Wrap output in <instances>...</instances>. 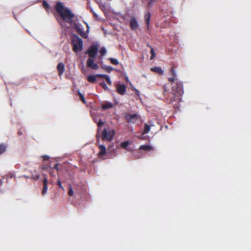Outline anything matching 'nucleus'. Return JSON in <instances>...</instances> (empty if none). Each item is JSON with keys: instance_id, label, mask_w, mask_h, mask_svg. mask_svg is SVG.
<instances>
[{"instance_id": "obj_5", "label": "nucleus", "mask_w": 251, "mask_h": 251, "mask_svg": "<svg viewBox=\"0 0 251 251\" xmlns=\"http://www.w3.org/2000/svg\"><path fill=\"white\" fill-rule=\"evenodd\" d=\"M125 117L128 123L133 124L137 123L140 119V116L136 113L134 114L126 113Z\"/></svg>"}, {"instance_id": "obj_23", "label": "nucleus", "mask_w": 251, "mask_h": 251, "mask_svg": "<svg viewBox=\"0 0 251 251\" xmlns=\"http://www.w3.org/2000/svg\"><path fill=\"white\" fill-rule=\"evenodd\" d=\"M151 130V126L148 124H145L144 125V130L143 132V134L148 133Z\"/></svg>"}, {"instance_id": "obj_6", "label": "nucleus", "mask_w": 251, "mask_h": 251, "mask_svg": "<svg viewBox=\"0 0 251 251\" xmlns=\"http://www.w3.org/2000/svg\"><path fill=\"white\" fill-rule=\"evenodd\" d=\"M99 45L98 44H93L90 46L87 51L89 57H96Z\"/></svg>"}, {"instance_id": "obj_35", "label": "nucleus", "mask_w": 251, "mask_h": 251, "mask_svg": "<svg viewBox=\"0 0 251 251\" xmlns=\"http://www.w3.org/2000/svg\"><path fill=\"white\" fill-rule=\"evenodd\" d=\"M32 178L34 180H38V179L40 178V176L39 175H36L35 176H33Z\"/></svg>"}, {"instance_id": "obj_31", "label": "nucleus", "mask_w": 251, "mask_h": 251, "mask_svg": "<svg viewBox=\"0 0 251 251\" xmlns=\"http://www.w3.org/2000/svg\"><path fill=\"white\" fill-rule=\"evenodd\" d=\"M73 190L71 186L69 187V189L68 190V195L70 196H73Z\"/></svg>"}, {"instance_id": "obj_29", "label": "nucleus", "mask_w": 251, "mask_h": 251, "mask_svg": "<svg viewBox=\"0 0 251 251\" xmlns=\"http://www.w3.org/2000/svg\"><path fill=\"white\" fill-rule=\"evenodd\" d=\"M53 168L52 167L47 168V171L49 173V174L51 176H54L53 174Z\"/></svg>"}, {"instance_id": "obj_15", "label": "nucleus", "mask_w": 251, "mask_h": 251, "mask_svg": "<svg viewBox=\"0 0 251 251\" xmlns=\"http://www.w3.org/2000/svg\"><path fill=\"white\" fill-rule=\"evenodd\" d=\"M151 71L159 75H162L163 74V71L162 69L159 67H156L152 68L151 69Z\"/></svg>"}, {"instance_id": "obj_21", "label": "nucleus", "mask_w": 251, "mask_h": 251, "mask_svg": "<svg viewBox=\"0 0 251 251\" xmlns=\"http://www.w3.org/2000/svg\"><path fill=\"white\" fill-rule=\"evenodd\" d=\"M7 149V145L5 144L1 143L0 144V155L5 151Z\"/></svg>"}, {"instance_id": "obj_20", "label": "nucleus", "mask_w": 251, "mask_h": 251, "mask_svg": "<svg viewBox=\"0 0 251 251\" xmlns=\"http://www.w3.org/2000/svg\"><path fill=\"white\" fill-rule=\"evenodd\" d=\"M129 144H130V142L128 141L122 142L121 143V147L124 149L129 151L127 147H128V146L129 145Z\"/></svg>"}, {"instance_id": "obj_14", "label": "nucleus", "mask_w": 251, "mask_h": 251, "mask_svg": "<svg viewBox=\"0 0 251 251\" xmlns=\"http://www.w3.org/2000/svg\"><path fill=\"white\" fill-rule=\"evenodd\" d=\"M75 28L76 32L79 34L81 37L86 38L87 37L86 34L83 31L82 29L80 28L77 25H75Z\"/></svg>"}, {"instance_id": "obj_22", "label": "nucleus", "mask_w": 251, "mask_h": 251, "mask_svg": "<svg viewBox=\"0 0 251 251\" xmlns=\"http://www.w3.org/2000/svg\"><path fill=\"white\" fill-rule=\"evenodd\" d=\"M101 68L108 73H111L113 69L111 66H105V65L101 66Z\"/></svg>"}, {"instance_id": "obj_12", "label": "nucleus", "mask_w": 251, "mask_h": 251, "mask_svg": "<svg viewBox=\"0 0 251 251\" xmlns=\"http://www.w3.org/2000/svg\"><path fill=\"white\" fill-rule=\"evenodd\" d=\"M99 148L100 149V151L98 153V156L101 157L106 153V147L103 145H99Z\"/></svg>"}, {"instance_id": "obj_8", "label": "nucleus", "mask_w": 251, "mask_h": 251, "mask_svg": "<svg viewBox=\"0 0 251 251\" xmlns=\"http://www.w3.org/2000/svg\"><path fill=\"white\" fill-rule=\"evenodd\" d=\"M130 27L132 30L137 29L139 27L138 22L134 17H131L130 19Z\"/></svg>"}, {"instance_id": "obj_40", "label": "nucleus", "mask_w": 251, "mask_h": 251, "mask_svg": "<svg viewBox=\"0 0 251 251\" xmlns=\"http://www.w3.org/2000/svg\"><path fill=\"white\" fill-rule=\"evenodd\" d=\"M93 14H94V15L96 17H98V16H97V14H96V13H95L93 12Z\"/></svg>"}, {"instance_id": "obj_1", "label": "nucleus", "mask_w": 251, "mask_h": 251, "mask_svg": "<svg viewBox=\"0 0 251 251\" xmlns=\"http://www.w3.org/2000/svg\"><path fill=\"white\" fill-rule=\"evenodd\" d=\"M169 75L171 77L168 78V81L172 85L171 93H168V84L164 85L163 89H164V96L166 100L168 101V103H173L174 102L179 101L180 97L183 93V87L182 82L177 79L174 66H172Z\"/></svg>"}, {"instance_id": "obj_28", "label": "nucleus", "mask_w": 251, "mask_h": 251, "mask_svg": "<svg viewBox=\"0 0 251 251\" xmlns=\"http://www.w3.org/2000/svg\"><path fill=\"white\" fill-rule=\"evenodd\" d=\"M100 56H103L106 53V49L104 47H101L99 51Z\"/></svg>"}, {"instance_id": "obj_36", "label": "nucleus", "mask_w": 251, "mask_h": 251, "mask_svg": "<svg viewBox=\"0 0 251 251\" xmlns=\"http://www.w3.org/2000/svg\"><path fill=\"white\" fill-rule=\"evenodd\" d=\"M42 157L45 160H48L50 158V156L48 155H44Z\"/></svg>"}, {"instance_id": "obj_26", "label": "nucleus", "mask_w": 251, "mask_h": 251, "mask_svg": "<svg viewBox=\"0 0 251 251\" xmlns=\"http://www.w3.org/2000/svg\"><path fill=\"white\" fill-rule=\"evenodd\" d=\"M109 60L110 61L111 63L114 65H118L119 64L118 61L117 59H115V58H109Z\"/></svg>"}, {"instance_id": "obj_9", "label": "nucleus", "mask_w": 251, "mask_h": 251, "mask_svg": "<svg viewBox=\"0 0 251 251\" xmlns=\"http://www.w3.org/2000/svg\"><path fill=\"white\" fill-rule=\"evenodd\" d=\"M126 86L125 84L118 85L117 86V92L121 95H124L126 92Z\"/></svg>"}, {"instance_id": "obj_11", "label": "nucleus", "mask_w": 251, "mask_h": 251, "mask_svg": "<svg viewBox=\"0 0 251 251\" xmlns=\"http://www.w3.org/2000/svg\"><path fill=\"white\" fill-rule=\"evenodd\" d=\"M57 70L59 76H61L65 71L64 65L62 63H59L57 65Z\"/></svg>"}, {"instance_id": "obj_38", "label": "nucleus", "mask_w": 251, "mask_h": 251, "mask_svg": "<svg viewBox=\"0 0 251 251\" xmlns=\"http://www.w3.org/2000/svg\"><path fill=\"white\" fill-rule=\"evenodd\" d=\"M135 93L137 95H140V92L138 90H135Z\"/></svg>"}, {"instance_id": "obj_37", "label": "nucleus", "mask_w": 251, "mask_h": 251, "mask_svg": "<svg viewBox=\"0 0 251 251\" xmlns=\"http://www.w3.org/2000/svg\"><path fill=\"white\" fill-rule=\"evenodd\" d=\"M49 167H50V166H46V165H44V166H42V169L45 170H46V171H48L47 168H49Z\"/></svg>"}, {"instance_id": "obj_2", "label": "nucleus", "mask_w": 251, "mask_h": 251, "mask_svg": "<svg viewBox=\"0 0 251 251\" xmlns=\"http://www.w3.org/2000/svg\"><path fill=\"white\" fill-rule=\"evenodd\" d=\"M54 8L64 21L70 24H73V19L75 17V15L72 12L70 9L65 7L62 2L60 1L56 2Z\"/></svg>"}, {"instance_id": "obj_33", "label": "nucleus", "mask_w": 251, "mask_h": 251, "mask_svg": "<svg viewBox=\"0 0 251 251\" xmlns=\"http://www.w3.org/2000/svg\"><path fill=\"white\" fill-rule=\"evenodd\" d=\"M103 124V122L100 120L99 121V122L97 123L98 126L99 127H100V126H101ZM98 131H99V128H98Z\"/></svg>"}, {"instance_id": "obj_18", "label": "nucleus", "mask_w": 251, "mask_h": 251, "mask_svg": "<svg viewBox=\"0 0 251 251\" xmlns=\"http://www.w3.org/2000/svg\"><path fill=\"white\" fill-rule=\"evenodd\" d=\"M96 75H90L87 77V80L89 82L94 83L96 82Z\"/></svg>"}, {"instance_id": "obj_27", "label": "nucleus", "mask_w": 251, "mask_h": 251, "mask_svg": "<svg viewBox=\"0 0 251 251\" xmlns=\"http://www.w3.org/2000/svg\"><path fill=\"white\" fill-rule=\"evenodd\" d=\"M78 95L79 97V99L83 103H86V100H85V98H84V96L82 94H81L80 92H78Z\"/></svg>"}, {"instance_id": "obj_39", "label": "nucleus", "mask_w": 251, "mask_h": 251, "mask_svg": "<svg viewBox=\"0 0 251 251\" xmlns=\"http://www.w3.org/2000/svg\"><path fill=\"white\" fill-rule=\"evenodd\" d=\"M18 133V134H19V135H22V134H23L22 132V131H19Z\"/></svg>"}, {"instance_id": "obj_16", "label": "nucleus", "mask_w": 251, "mask_h": 251, "mask_svg": "<svg viewBox=\"0 0 251 251\" xmlns=\"http://www.w3.org/2000/svg\"><path fill=\"white\" fill-rule=\"evenodd\" d=\"M139 149L146 151H151L154 149L153 147L149 145H143L140 146Z\"/></svg>"}, {"instance_id": "obj_7", "label": "nucleus", "mask_w": 251, "mask_h": 251, "mask_svg": "<svg viewBox=\"0 0 251 251\" xmlns=\"http://www.w3.org/2000/svg\"><path fill=\"white\" fill-rule=\"evenodd\" d=\"M94 58H92V57H89V58H88L87 60L86 66L88 68L97 70L99 67L97 63H94Z\"/></svg>"}, {"instance_id": "obj_10", "label": "nucleus", "mask_w": 251, "mask_h": 251, "mask_svg": "<svg viewBox=\"0 0 251 251\" xmlns=\"http://www.w3.org/2000/svg\"><path fill=\"white\" fill-rule=\"evenodd\" d=\"M44 178H43V189H42V194L45 195L48 191V178L46 176V175H43Z\"/></svg>"}, {"instance_id": "obj_17", "label": "nucleus", "mask_w": 251, "mask_h": 251, "mask_svg": "<svg viewBox=\"0 0 251 251\" xmlns=\"http://www.w3.org/2000/svg\"><path fill=\"white\" fill-rule=\"evenodd\" d=\"M151 14L150 12H147L146 13L145 15V19L146 21V23L148 27H149L150 20H151Z\"/></svg>"}, {"instance_id": "obj_3", "label": "nucleus", "mask_w": 251, "mask_h": 251, "mask_svg": "<svg viewBox=\"0 0 251 251\" xmlns=\"http://www.w3.org/2000/svg\"><path fill=\"white\" fill-rule=\"evenodd\" d=\"M71 44L73 45V50L74 52H77L82 50L83 47L82 40L75 35L73 37L71 41Z\"/></svg>"}, {"instance_id": "obj_24", "label": "nucleus", "mask_w": 251, "mask_h": 251, "mask_svg": "<svg viewBox=\"0 0 251 251\" xmlns=\"http://www.w3.org/2000/svg\"><path fill=\"white\" fill-rule=\"evenodd\" d=\"M148 46L151 48V59H153L155 56V53L154 49L150 46L149 44H148Z\"/></svg>"}, {"instance_id": "obj_32", "label": "nucleus", "mask_w": 251, "mask_h": 251, "mask_svg": "<svg viewBox=\"0 0 251 251\" xmlns=\"http://www.w3.org/2000/svg\"><path fill=\"white\" fill-rule=\"evenodd\" d=\"M57 185L58 186V187L60 189H61L63 190V188L62 186L61 180L60 179H58L57 180Z\"/></svg>"}, {"instance_id": "obj_30", "label": "nucleus", "mask_w": 251, "mask_h": 251, "mask_svg": "<svg viewBox=\"0 0 251 251\" xmlns=\"http://www.w3.org/2000/svg\"><path fill=\"white\" fill-rule=\"evenodd\" d=\"M100 85L104 90H107L108 89L107 85L104 83V82L100 83Z\"/></svg>"}, {"instance_id": "obj_34", "label": "nucleus", "mask_w": 251, "mask_h": 251, "mask_svg": "<svg viewBox=\"0 0 251 251\" xmlns=\"http://www.w3.org/2000/svg\"><path fill=\"white\" fill-rule=\"evenodd\" d=\"M55 169V170L56 171V172H57L58 171V164L57 163H55L54 166H53V170Z\"/></svg>"}, {"instance_id": "obj_25", "label": "nucleus", "mask_w": 251, "mask_h": 251, "mask_svg": "<svg viewBox=\"0 0 251 251\" xmlns=\"http://www.w3.org/2000/svg\"><path fill=\"white\" fill-rule=\"evenodd\" d=\"M42 6H43L44 9L46 11H49V9L50 8V5L47 1L43 0V2H42Z\"/></svg>"}, {"instance_id": "obj_13", "label": "nucleus", "mask_w": 251, "mask_h": 251, "mask_svg": "<svg viewBox=\"0 0 251 251\" xmlns=\"http://www.w3.org/2000/svg\"><path fill=\"white\" fill-rule=\"evenodd\" d=\"M96 76H97V77L102 78L105 79L108 85H111L112 84V82H111L109 77L107 75L99 74V75H97Z\"/></svg>"}, {"instance_id": "obj_4", "label": "nucleus", "mask_w": 251, "mask_h": 251, "mask_svg": "<svg viewBox=\"0 0 251 251\" xmlns=\"http://www.w3.org/2000/svg\"><path fill=\"white\" fill-rule=\"evenodd\" d=\"M115 135V131L114 130H107L106 128H104L101 133V139L103 140L111 141Z\"/></svg>"}, {"instance_id": "obj_19", "label": "nucleus", "mask_w": 251, "mask_h": 251, "mask_svg": "<svg viewBox=\"0 0 251 251\" xmlns=\"http://www.w3.org/2000/svg\"><path fill=\"white\" fill-rule=\"evenodd\" d=\"M113 106V104L110 102H106L102 104V108L103 109H107L109 108H112Z\"/></svg>"}]
</instances>
